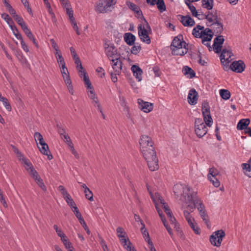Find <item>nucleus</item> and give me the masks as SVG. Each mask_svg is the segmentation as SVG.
I'll list each match as a JSON object with an SVG mask.
<instances>
[{"label": "nucleus", "instance_id": "47", "mask_svg": "<svg viewBox=\"0 0 251 251\" xmlns=\"http://www.w3.org/2000/svg\"><path fill=\"white\" fill-rule=\"evenodd\" d=\"M0 101L2 102L3 105L7 110L9 111H11V105L8 102L7 99L6 98L2 97L1 95H0Z\"/></svg>", "mask_w": 251, "mask_h": 251}, {"label": "nucleus", "instance_id": "40", "mask_svg": "<svg viewBox=\"0 0 251 251\" xmlns=\"http://www.w3.org/2000/svg\"><path fill=\"white\" fill-rule=\"evenodd\" d=\"M160 217L161 218V220L164 226L166 227V228L168 232H169V234L172 237L173 236V233L172 230L171 228L170 227V226L168 225V224H167V221L165 219V216L163 215H160Z\"/></svg>", "mask_w": 251, "mask_h": 251}, {"label": "nucleus", "instance_id": "42", "mask_svg": "<svg viewBox=\"0 0 251 251\" xmlns=\"http://www.w3.org/2000/svg\"><path fill=\"white\" fill-rule=\"evenodd\" d=\"M143 236L145 239V240L148 243V248L150 247H151L152 246H153V244L152 242L151 241L149 233L147 230L141 231Z\"/></svg>", "mask_w": 251, "mask_h": 251}, {"label": "nucleus", "instance_id": "48", "mask_svg": "<svg viewBox=\"0 0 251 251\" xmlns=\"http://www.w3.org/2000/svg\"><path fill=\"white\" fill-rule=\"evenodd\" d=\"M5 6L7 10L9 11V13L12 15L14 18H16L15 16H18L16 14L15 10L12 7V6L5 0H4Z\"/></svg>", "mask_w": 251, "mask_h": 251}, {"label": "nucleus", "instance_id": "31", "mask_svg": "<svg viewBox=\"0 0 251 251\" xmlns=\"http://www.w3.org/2000/svg\"><path fill=\"white\" fill-rule=\"evenodd\" d=\"M56 60L59 64V67L65 65L64 58L62 55V53L60 50L56 49L54 52Z\"/></svg>", "mask_w": 251, "mask_h": 251}, {"label": "nucleus", "instance_id": "64", "mask_svg": "<svg viewBox=\"0 0 251 251\" xmlns=\"http://www.w3.org/2000/svg\"><path fill=\"white\" fill-rule=\"evenodd\" d=\"M60 2L64 8L71 6L70 3L68 0H61Z\"/></svg>", "mask_w": 251, "mask_h": 251}, {"label": "nucleus", "instance_id": "44", "mask_svg": "<svg viewBox=\"0 0 251 251\" xmlns=\"http://www.w3.org/2000/svg\"><path fill=\"white\" fill-rule=\"evenodd\" d=\"M191 212L189 211L188 210H185L183 211V215L184 216L188 224H189L191 222H193L194 221L195 219L192 217L190 213Z\"/></svg>", "mask_w": 251, "mask_h": 251}, {"label": "nucleus", "instance_id": "23", "mask_svg": "<svg viewBox=\"0 0 251 251\" xmlns=\"http://www.w3.org/2000/svg\"><path fill=\"white\" fill-rule=\"evenodd\" d=\"M15 151L17 153L19 159L22 160L23 161L25 164V168L28 172L31 171V169H34L31 162L29 161L27 159L24 158L23 155L17 150H15Z\"/></svg>", "mask_w": 251, "mask_h": 251}, {"label": "nucleus", "instance_id": "35", "mask_svg": "<svg viewBox=\"0 0 251 251\" xmlns=\"http://www.w3.org/2000/svg\"><path fill=\"white\" fill-rule=\"evenodd\" d=\"M121 244L124 248L127 251H136L129 239L127 240V241H126L125 243H122Z\"/></svg>", "mask_w": 251, "mask_h": 251}, {"label": "nucleus", "instance_id": "45", "mask_svg": "<svg viewBox=\"0 0 251 251\" xmlns=\"http://www.w3.org/2000/svg\"><path fill=\"white\" fill-rule=\"evenodd\" d=\"M203 119L204 124L210 127L213 124V120L210 115V113L209 114L203 115Z\"/></svg>", "mask_w": 251, "mask_h": 251}, {"label": "nucleus", "instance_id": "63", "mask_svg": "<svg viewBox=\"0 0 251 251\" xmlns=\"http://www.w3.org/2000/svg\"><path fill=\"white\" fill-rule=\"evenodd\" d=\"M195 17H197L200 20L204 19H206V14H203L201 11L198 10L197 12V15L195 16Z\"/></svg>", "mask_w": 251, "mask_h": 251}, {"label": "nucleus", "instance_id": "22", "mask_svg": "<svg viewBox=\"0 0 251 251\" xmlns=\"http://www.w3.org/2000/svg\"><path fill=\"white\" fill-rule=\"evenodd\" d=\"M110 64L112 67L114 72H116V75H120L122 68V63L120 58H117L111 61Z\"/></svg>", "mask_w": 251, "mask_h": 251}, {"label": "nucleus", "instance_id": "62", "mask_svg": "<svg viewBox=\"0 0 251 251\" xmlns=\"http://www.w3.org/2000/svg\"><path fill=\"white\" fill-rule=\"evenodd\" d=\"M80 222V224L82 226L83 228L85 229L86 232L88 234H89L90 233V231L89 229H88V227L85 222L84 221V219H80V222Z\"/></svg>", "mask_w": 251, "mask_h": 251}, {"label": "nucleus", "instance_id": "49", "mask_svg": "<svg viewBox=\"0 0 251 251\" xmlns=\"http://www.w3.org/2000/svg\"><path fill=\"white\" fill-rule=\"evenodd\" d=\"M220 94L221 97L224 100H228L230 98V92L226 89H221L220 91Z\"/></svg>", "mask_w": 251, "mask_h": 251}, {"label": "nucleus", "instance_id": "55", "mask_svg": "<svg viewBox=\"0 0 251 251\" xmlns=\"http://www.w3.org/2000/svg\"><path fill=\"white\" fill-rule=\"evenodd\" d=\"M141 48H126L127 49L126 50V53H127V56H128L129 54H137L140 51Z\"/></svg>", "mask_w": 251, "mask_h": 251}, {"label": "nucleus", "instance_id": "10", "mask_svg": "<svg viewBox=\"0 0 251 251\" xmlns=\"http://www.w3.org/2000/svg\"><path fill=\"white\" fill-rule=\"evenodd\" d=\"M150 195L151 198L155 204V208L157 211V212L159 215H163L161 210L159 209V205L160 204L161 206L165 209V207H168L167 204L164 201L163 198L160 196V194L158 193H155L154 194H153L151 192H150Z\"/></svg>", "mask_w": 251, "mask_h": 251}, {"label": "nucleus", "instance_id": "51", "mask_svg": "<svg viewBox=\"0 0 251 251\" xmlns=\"http://www.w3.org/2000/svg\"><path fill=\"white\" fill-rule=\"evenodd\" d=\"M208 179L215 187H218L220 186V182L216 178V176L213 177L210 176L208 177Z\"/></svg>", "mask_w": 251, "mask_h": 251}, {"label": "nucleus", "instance_id": "3", "mask_svg": "<svg viewBox=\"0 0 251 251\" xmlns=\"http://www.w3.org/2000/svg\"><path fill=\"white\" fill-rule=\"evenodd\" d=\"M141 152L147 161L150 170L151 171L157 170L159 166L154 148H150L148 150Z\"/></svg>", "mask_w": 251, "mask_h": 251}, {"label": "nucleus", "instance_id": "14", "mask_svg": "<svg viewBox=\"0 0 251 251\" xmlns=\"http://www.w3.org/2000/svg\"><path fill=\"white\" fill-rule=\"evenodd\" d=\"M245 64L242 60L233 61L230 66H228V70L231 69L233 72L241 73L245 68Z\"/></svg>", "mask_w": 251, "mask_h": 251}, {"label": "nucleus", "instance_id": "24", "mask_svg": "<svg viewBox=\"0 0 251 251\" xmlns=\"http://www.w3.org/2000/svg\"><path fill=\"white\" fill-rule=\"evenodd\" d=\"M38 146V147L40 151V152L43 154L44 155H47L49 160H51L52 159V156L50 153V151H49V147L47 144L44 143L41 145Z\"/></svg>", "mask_w": 251, "mask_h": 251}, {"label": "nucleus", "instance_id": "11", "mask_svg": "<svg viewBox=\"0 0 251 251\" xmlns=\"http://www.w3.org/2000/svg\"><path fill=\"white\" fill-rule=\"evenodd\" d=\"M225 236V233L223 230H218L214 232L210 236L209 240L211 244L217 247L221 245L223 238Z\"/></svg>", "mask_w": 251, "mask_h": 251}, {"label": "nucleus", "instance_id": "37", "mask_svg": "<svg viewBox=\"0 0 251 251\" xmlns=\"http://www.w3.org/2000/svg\"><path fill=\"white\" fill-rule=\"evenodd\" d=\"M202 6L207 9V10H211L213 8L214 1L213 0H202Z\"/></svg>", "mask_w": 251, "mask_h": 251}, {"label": "nucleus", "instance_id": "50", "mask_svg": "<svg viewBox=\"0 0 251 251\" xmlns=\"http://www.w3.org/2000/svg\"><path fill=\"white\" fill-rule=\"evenodd\" d=\"M201 218L203 220V221L204 222V223L206 224L207 226H210V222L209 220V218L208 216V215L207 214L206 211H204L203 212H201V213H199Z\"/></svg>", "mask_w": 251, "mask_h": 251}, {"label": "nucleus", "instance_id": "12", "mask_svg": "<svg viewBox=\"0 0 251 251\" xmlns=\"http://www.w3.org/2000/svg\"><path fill=\"white\" fill-rule=\"evenodd\" d=\"M164 211L169 219V221L171 224L174 226V228L175 229V230L177 231L178 235L182 238L183 235L182 231L180 229L179 226L177 224L176 218L173 216V213L169 207H165Z\"/></svg>", "mask_w": 251, "mask_h": 251}, {"label": "nucleus", "instance_id": "5", "mask_svg": "<svg viewBox=\"0 0 251 251\" xmlns=\"http://www.w3.org/2000/svg\"><path fill=\"white\" fill-rule=\"evenodd\" d=\"M148 29H150V26L147 21L144 19V23L140 24L138 25V34L140 39L144 42L150 44L151 42L150 38L149 36Z\"/></svg>", "mask_w": 251, "mask_h": 251}, {"label": "nucleus", "instance_id": "38", "mask_svg": "<svg viewBox=\"0 0 251 251\" xmlns=\"http://www.w3.org/2000/svg\"><path fill=\"white\" fill-rule=\"evenodd\" d=\"M9 26H10V28L11 29V30H12L14 34L17 37V38L21 40V44L23 46L22 36H21V34H19L17 27L15 26V25L14 24V23H12L11 25H10Z\"/></svg>", "mask_w": 251, "mask_h": 251}, {"label": "nucleus", "instance_id": "9", "mask_svg": "<svg viewBox=\"0 0 251 251\" xmlns=\"http://www.w3.org/2000/svg\"><path fill=\"white\" fill-rule=\"evenodd\" d=\"M60 67V71L62 75V77L67 86L68 90L70 94L74 95V91L73 86L72 83V81L70 79V76L65 65L61 66Z\"/></svg>", "mask_w": 251, "mask_h": 251}, {"label": "nucleus", "instance_id": "39", "mask_svg": "<svg viewBox=\"0 0 251 251\" xmlns=\"http://www.w3.org/2000/svg\"><path fill=\"white\" fill-rule=\"evenodd\" d=\"M34 137L35 139V140L36 141L37 145H41L44 143H45L44 138L43 137V136L38 132H36L34 133Z\"/></svg>", "mask_w": 251, "mask_h": 251}, {"label": "nucleus", "instance_id": "34", "mask_svg": "<svg viewBox=\"0 0 251 251\" xmlns=\"http://www.w3.org/2000/svg\"><path fill=\"white\" fill-rule=\"evenodd\" d=\"M61 135L62 136L64 141L67 144L69 149L74 147V144L70 136L63 131V133H60Z\"/></svg>", "mask_w": 251, "mask_h": 251}, {"label": "nucleus", "instance_id": "2", "mask_svg": "<svg viewBox=\"0 0 251 251\" xmlns=\"http://www.w3.org/2000/svg\"><path fill=\"white\" fill-rule=\"evenodd\" d=\"M193 35L196 38H201L202 43L207 47H211L209 42L211 41L213 34L212 30L208 28H204L203 26L197 25L193 29Z\"/></svg>", "mask_w": 251, "mask_h": 251}, {"label": "nucleus", "instance_id": "29", "mask_svg": "<svg viewBox=\"0 0 251 251\" xmlns=\"http://www.w3.org/2000/svg\"><path fill=\"white\" fill-rule=\"evenodd\" d=\"M250 120L249 119H243L239 121L237 124V128L239 130L244 129L248 127V126L250 124Z\"/></svg>", "mask_w": 251, "mask_h": 251}, {"label": "nucleus", "instance_id": "19", "mask_svg": "<svg viewBox=\"0 0 251 251\" xmlns=\"http://www.w3.org/2000/svg\"><path fill=\"white\" fill-rule=\"evenodd\" d=\"M198 93L194 89L189 90L188 95V102L191 105H195L197 103Z\"/></svg>", "mask_w": 251, "mask_h": 251}, {"label": "nucleus", "instance_id": "1", "mask_svg": "<svg viewBox=\"0 0 251 251\" xmlns=\"http://www.w3.org/2000/svg\"><path fill=\"white\" fill-rule=\"evenodd\" d=\"M174 192L177 197L181 196V200L187 205V208L190 212H193L196 207L199 213L206 211L201 200L197 197L196 193L192 192L188 186L177 184L174 187Z\"/></svg>", "mask_w": 251, "mask_h": 251}, {"label": "nucleus", "instance_id": "60", "mask_svg": "<svg viewBox=\"0 0 251 251\" xmlns=\"http://www.w3.org/2000/svg\"><path fill=\"white\" fill-rule=\"evenodd\" d=\"M70 22L71 23L74 29L76 31L77 34L80 35V32H79V31L78 30V27L77 25V24H76V22L75 21V20H73V21H70Z\"/></svg>", "mask_w": 251, "mask_h": 251}, {"label": "nucleus", "instance_id": "28", "mask_svg": "<svg viewBox=\"0 0 251 251\" xmlns=\"http://www.w3.org/2000/svg\"><path fill=\"white\" fill-rule=\"evenodd\" d=\"M136 37L131 33H126L124 35V40L129 46L133 45Z\"/></svg>", "mask_w": 251, "mask_h": 251}, {"label": "nucleus", "instance_id": "36", "mask_svg": "<svg viewBox=\"0 0 251 251\" xmlns=\"http://www.w3.org/2000/svg\"><path fill=\"white\" fill-rule=\"evenodd\" d=\"M221 20H220L215 23L212 24V26H213V29L214 32L217 33H221L223 31V25L221 22Z\"/></svg>", "mask_w": 251, "mask_h": 251}, {"label": "nucleus", "instance_id": "43", "mask_svg": "<svg viewBox=\"0 0 251 251\" xmlns=\"http://www.w3.org/2000/svg\"><path fill=\"white\" fill-rule=\"evenodd\" d=\"M242 166L243 169L245 170L246 175L251 177V163H243Z\"/></svg>", "mask_w": 251, "mask_h": 251}, {"label": "nucleus", "instance_id": "4", "mask_svg": "<svg viewBox=\"0 0 251 251\" xmlns=\"http://www.w3.org/2000/svg\"><path fill=\"white\" fill-rule=\"evenodd\" d=\"M116 3V0H99L95 4V11L98 13H105Z\"/></svg>", "mask_w": 251, "mask_h": 251}, {"label": "nucleus", "instance_id": "58", "mask_svg": "<svg viewBox=\"0 0 251 251\" xmlns=\"http://www.w3.org/2000/svg\"><path fill=\"white\" fill-rule=\"evenodd\" d=\"M66 10V13L69 16L70 21H73L75 20L73 14V11L71 7H68L65 8Z\"/></svg>", "mask_w": 251, "mask_h": 251}, {"label": "nucleus", "instance_id": "21", "mask_svg": "<svg viewBox=\"0 0 251 251\" xmlns=\"http://www.w3.org/2000/svg\"><path fill=\"white\" fill-rule=\"evenodd\" d=\"M77 71L78 73L79 76L81 78L84 82L85 85L89 84L91 82L88 75L83 66H80L76 68Z\"/></svg>", "mask_w": 251, "mask_h": 251}, {"label": "nucleus", "instance_id": "53", "mask_svg": "<svg viewBox=\"0 0 251 251\" xmlns=\"http://www.w3.org/2000/svg\"><path fill=\"white\" fill-rule=\"evenodd\" d=\"M219 174L218 170L214 167H212L209 169V172L208 174V177L211 176L214 177L217 176Z\"/></svg>", "mask_w": 251, "mask_h": 251}, {"label": "nucleus", "instance_id": "61", "mask_svg": "<svg viewBox=\"0 0 251 251\" xmlns=\"http://www.w3.org/2000/svg\"><path fill=\"white\" fill-rule=\"evenodd\" d=\"M202 115H205L210 114V110L207 105H202Z\"/></svg>", "mask_w": 251, "mask_h": 251}, {"label": "nucleus", "instance_id": "30", "mask_svg": "<svg viewBox=\"0 0 251 251\" xmlns=\"http://www.w3.org/2000/svg\"><path fill=\"white\" fill-rule=\"evenodd\" d=\"M174 55H183L188 51V48H171Z\"/></svg>", "mask_w": 251, "mask_h": 251}, {"label": "nucleus", "instance_id": "13", "mask_svg": "<svg viewBox=\"0 0 251 251\" xmlns=\"http://www.w3.org/2000/svg\"><path fill=\"white\" fill-rule=\"evenodd\" d=\"M141 151L147 150L150 148H154L151 138L147 135H142L139 141Z\"/></svg>", "mask_w": 251, "mask_h": 251}, {"label": "nucleus", "instance_id": "17", "mask_svg": "<svg viewBox=\"0 0 251 251\" xmlns=\"http://www.w3.org/2000/svg\"><path fill=\"white\" fill-rule=\"evenodd\" d=\"M139 108L144 112L148 113L153 109V104L151 103L143 101L141 99L138 100Z\"/></svg>", "mask_w": 251, "mask_h": 251}, {"label": "nucleus", "instance_id": "25", "mask_svg": "<svg viewBox=\"0 0 251 251\" xmlns=\"http://www.w3.org/2000/svg\"><path fill=\"white\" fill-rule=\"evenodd\" d=\"M131 70L134 76L138 80V81H141L142 80V75L143 71L142 69L137 65H133Z\"/></svg>", "mask_w": 251, "mask_h": 251}, {"label": "nucleus", "instance_id": "15", "mask_svg": "<svg viewBox=\"0 0 251 251\" xmlns=\"http://www.w3.org/2000/svg\"><path fill=\"white\" fill-rule=\"evenodd\" d=\"M105 52L110 61L120 58L121 54L118 48H105Z\"/></svg>", "mask_w": 251, "mask_h": 251}, {"label": "nucleus", "instance_id": "52", "mask_svg": "<svg viewBox=\"0 0 251 251\" xmlns=\"http://www.w3.org/2000/svg\"><path fill=\"white\" fill-rule=\"evenodd\" d=\"M158 9L161 11L166 10V6L163 0H156V3Z\"/></svg>", "mask_w": 251, "mask_h": 251}, {"label": "nucleus", "instance_id": "26", "mask_svg": "<svg viewBox=\"0 0 251 251\" xmlns=\"http://www.w3.org/2000/svg\"><path fill=\"white\" fill-rule=\"evenodd\" d=\"M116 231L117 236L119 237L121 243H125L126 241H127V240L129 239L126 235V233L122 227H117Z\"/></svg>", "mask_w": 251, "mask_h": 251}, {"label": "nucleus", "instance_id": "59", "mask_svg": "<svg viewBox=\"0 0 251 251\" xmlns=\"http://www.w3.org/2000/svg\"><path fill=\"white\" fill-rule=\"evenodd\" d=\"M65 200L66 202L68 203V204L71 207H72L74 205H75V203L70 195L67 197V198H65Z\"/></svg>", "mask_w": 251, "mask_h": 251}, {"label": "nucleus", "instance_id": "41", "mask_svg": "<svg viewBox=\"0 0 251 251\" xmlns=\"http://www.w3.org/2000/svg\"><path fill=\"white\" fill-rule=\"evenodd\" d=\"M127 4L130 9L135 12L139 16H142V12L139 10V7L136 4L131 2H127Z\"/></svg>", "mask_w": 251, "mask_h": 251}, {"label": "nucleus", "instance_id": "57", "mask_svg": "<svg viewBox=\"0 0 251 251\" xmlns=\"http://www.w3.org/2000/svg\"><path fill=\"white\" fill-rule=\"evenodd\" d=\"M1 18L3 19L9 25L13 23L12 19L6 13H2L1 15Z\"/></svg>", "mask_w": 251, "mask_h": 251}, {"label": "nucleus", "instance_id": "20", "mask_svg": "<svg viewBox=\"0 0 251 251\" xmlns=\"http://www.w3.org/2000/svg\"><path fill=\"white\" fill-rule=\"evenodd\" d=\"M186 42L183 41V36L179 35L174 38L170 47H186Z\"/></svg>", "mask_w": 251, "mask_h": 251}, {"label": "nucleus", "instance_id": "18", "mask_svg": "<svg viewBox=\"0 0 251 251\" xmlns=\"http://www.w3.org/2000/svg\"><path fill=\"white\" fill-rule=\"evenodd\" d=\"M206 19L207 21V26H212V24L215 23L216 22L220 20H221V19L220 18L218 17V15L216 12H208V14H206Z\"/></svg>", "mask_w": 251, "mask_h": 251}, {"label": "nucleus", "instance_id": "7", "mask_svg": "<svg viewBox=\"0 0 251 251\" xmlns=\"http://www.w3.org/2000/svg\"><path fill=\"white\" fill-rule=\"evenodd\" d=\"M207 126L201 118H196L195 121V132L199 138H202L207 133Z\"/></svg>", "mask_w": 251, "mask_h": 251}, {"label": "nucleus", "instance_id": "46", "mask_svg": "<svg viewBox=\"0 0 251 251\" xmlns=\"http://www.w3.org/2000/svg\"><path fill=\"white\" fill-rule=\"evenodd\" d=\"M189 226L191 227V228L193 230L194 232L196 234H200V228L198 226V225L197 223L196 222L195 220L193 221V222H191L189 224H188Z\"/></svg>", "mask_w": 251, "mask_h": 251}, {"label": "nucleus", "instance_id": "16", "mask_svg": "<svg viewBox=\"0 0 251 251\" xmlns=\"http://www.w3.org/2000/svg\"><path fill=\"white\" fill-rule=\"evenodd\" d=\"M29 173L35 180L38 186L44 191H46V187L44 185L43 179L39 176L37 171L34 169H31Z\"/></svg>", "mask_w": 251, "mask_h": 251}, {"label": "nucleus", "instance_id": "54", "mask_svg": "<svg viewBox=\"0 0 251 251\" xmlns=\"http://www.w3.org/2000/svg\"><path fill=\"white\" fill-rule=\"evenodd\" d=\"M16 18H15V20L18 23V24L21 26L22 28L23 29L25 27H26L27 25L23 20V19L19 16H15Z\"/></svg>", "mask_w": 251, "mask_h": 251}, {"label": "nucleus", "instance_id": "33", "mask_svg": "<svg viewBox=\"0 0 251 251\" xmlns=\"http://www.w3.org/2000/svg\"><path fill=\"white\" fill-rule=\"evenodd\" d=\"M224 42V38L223 36L219 35L214 39V43L212 47H223L222 45Z\"/></svg>", "mask_w": 251, "mask_h": 251}, {"label": "nucleus", "instance_id": "27", "mask_svg": "<svg viewBox=\"0 0 251 251\" xmlns=\"http://www.w3.org/2000/svg\"><path fill=\"white\" fill-rule=\"evenodd\" d=\"M181 22L185 26H192L195 24L194 20L189 16H182Z\"/></svg>", "mask_w": 251, "mask_h": 251}, {"label": "nucleus", "instance_id": "8", "mask_svg": "<svg viewBox=\"0 0 251 251\" xmlns=\"http://www.w3.org/2000/svg\"><path fill=\"white\" fill-rule=\"evenodd\" d=\"M87 88V94L89 98L92 100L93 104L97 107L98 110L100 112H102V108L99 102V100L96 95L93 86H92L91 82L89 84L85 85Z\"/></svg>", "mask_w": 251, "mask_h": 251}, {"label": "nucleus", "instance_id": "6", "mask_svg": "<svg viewBox=\"0 0 251 251\" xmlns=\"http://www.w3.org/2000/svg\"><path fill=\"white\" fill-rule=\"evenodd\" d=\"M233 54L229 48H224L220 55V60L224 66V70H228V64L232 60Z\"/></svg>", "mask_w": 251, "mask_h": 251}, {"label": "nucleus", "instance_id": "56", "mask_svg": "<svg viewBox=\"0 0 251 251\" xmlns=\"http://www.w3.org/2000/svg\"><path fill=\"white\" fill-rule=\"evenodd\" d=\"M84 193H85V197L86 199L90 201H93V194L92 191L89 189L86 190H84Z\"/></svg>", "mask_w": 251, "mask_h": 251}, {"label": "nucleus", "instance_id": "32", "mask_svg": "<svg viewBox=\"0 0 251 251\" xmlns=\"http://www.w3.org/2000/svg\"><path fill=\"white\" fill-rule=\"evenodd\" d=\"M182 72L184 75H187L188 77L191 78L195 76L196 74L195 72L188 66H184L183 68Z\"/></svg>", "mask_w": 251, "mask_h": 251}]
</instances>
